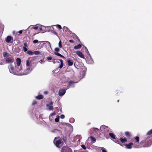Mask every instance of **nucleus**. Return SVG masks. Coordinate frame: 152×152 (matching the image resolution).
<instances>
[{"label":"nucleus","instance_id":"f257e3e1","mask_svg":"<svg viewBox=\"0 0 152 152\" xmlns=\"http://www.w3.org/2000/svg\"><path fill=\"white\" fill-rule=\"evenodd\" d=\"M10 73L18 75H26L30 73L32 69L31 67H10Z\"/></svg>","mask_w":152,"mask_h":152},{"label":"nucleus","instance_id":"f03ea898","mask_svg":"<svg viewBox=\"0 0 152 152\" xmlns=\"http://www.w3.org/2000/svg\"><path fill=\"white\" fill-rule=\"evenodd\" d=\"M148 137L145 141H142L140 143L139 145H137L134 144V147L135 148H141L142 147H146L150 146L152 144V129L149 131L147 133Z\"/></svg>","mask_w":152,"mask_h":152},{"label":"nucleus","instance_id":"7ed1b4c3","mask_svg":"<svg viewBox=\"0 0 152 152\" xmlns=\"http://www.w3.org/2000/svg\"><path fill=\"white\" fill-rule=\"evenodd\" d=\"M61 140L58 139V138H55L54 143L55 145L58 147L60 148L61 146Z\"/></svg>","mask_w":152,"mask_h":152},{"label":"nucleus","instance_id":"20e7f679","mask_svg":"<svg viewBox=\"0 0 152 152\" xmlns=\"http://www.w3.org/2000/svg\"><path fill=\"white\" fill-rule=\"evenodd\" d=\"M13 59H14L12 56L10 54H9L6 58V62L7 63L12 62H13Z\"/></svg>","mask_w":152,"mask_h":152},{"label":"nucleus","instance_id":"39448f33","mask_svg":"<svg viewBox=\"0 0 152 152\" xmlns=\"http://www.w3.org/2000/svg\"><path fill=\"white\" fill-rule=\"evenodd\" d=\"M62 152H72V150L67 147H63L62 149Z\"/></svg>","mask_w":152,"mask_h":152},{"label":"nucleus","instance_id":"423d86ee","mask_svg":"<svg viewBox=\"0 0 152 152\" xmlns=\"http://www.w3.org/2000/svg\"><path fill=\"white\" fill-rule=\"evenodd\" d=\"M66 92V90L64 89H61L58 92V95L60 96H62Z\"/></svg>","mask_w":152,"mask_h":152},{"label":"nucleus","instance_id":"0eeeda50","mask_svg":"<svg viewBox=\"0 0 152 152\" xmlns=\"http://www.w3.org/2000/svg\"><path fill=\"white\" fill-rule=\"evenodd\" d=\"M76 54L80 57L83 58L84 59L85 57L82 53L80 51H77L76 52Z\"/></svg>","mask_w":152,"mask_h":152},{"label":"nucleus","instance_id":"6e6552de","mask_svg":"<svg viewBox=\"0 0 152 152\" xmlns=\"http://www.w3.org/2000/svg\"><path fill=\"white\" fill-rule=\"evenodd\" d=\"M133 145V143L132 142H130L128 144H126L125 146L126 148L127 149H131L132 147V146Z\"/></svg>","mask_w":152,"mask_h":152},{"label":"nucleus","instance_id":"1a4fd4ad","mask_svg":"<svg viewBox=\"0 0 152 152\" xmlns=\"http://www.w3.org/2000/svg\"><path fill=\"white\" fill-rule=\"evenodd\" d=\"M12 40V37L10 36H8L7 37L5 41L7 42H9L11 40Z\"/></svg>","mask_w":152,"mask_h":152},{"label":"nucleus","instance_id":"9d476101","mask_svg":"<svg viewBox=\"0 0 152 152\" xmlns=\"http://www.w3.org/2000/svg\"><path fill=\"white\" fill-rule=\"evenodd\" d=\"M56 115L55 113H51L49 116V118L50 121H52L53 120L54 116Z\"/></svg>","mask_w":152,"mask_h":152},{"label":"nucleus","instance_id":"9b49d317","mask_svg":"<svg viewBox=\"0 0 152 152\" xmlns=\"http://www.w3.org/2000/svg\"><path fill=\"white\" fill-rule=\"evenodd\" d=\"M17 65L19 66L21 63V60L19 58H17L16 60Z\"/></svg>","mask_w":152,"mask_h":152},{"label":"nucleus","instance_id":"f8f14e48","mask_svg":"<svg viewBox=\"0 0 152 152\" xmlns=\"http://www.w3.org/2000/svg\"><path fill=\"white\" fill-rule=\"evenodd\" d=\"M108 129V127L104 125L100 127V129L102 130H103L104 129H106L107 130Z\"/></svg>","mask_w":152,"mask_h":152},{"label":"nucleus","instance_id":"ddd939ff","mask_svg":"<svg viewBox=\"0 0 152 152\" xmlns=\"http://www.w3.org/2000/svg\"><path fill=\"white\" fill-rule=\"evenodd\" d=\"M67 62L68 63V65L69 66H71L73 64V62L72 61L70 60H68Z\"/></svg>","mask_w":152,"mask_h":152},{"label":"nucleus","instance_id":"4468645a","mask_svg":"<svg viewBox=\"0 0 152 152\" xmlns=\"http://www.w3.org/2000/svg\"><path fill=\"white\" fill-rule=\"evenodd\" d=\"M54 53L55 55H56L61 57V58H65L63 56H62V55L60 53H58L57 52H54Z\"/></svg>","mask_w":152,"mask_h":152},{"label":"nucleus","instance_id":"2eb2a0df","mask_svg":"<svg viewBox=\"0 0 152 152\" xmlns=\"http://www.w3.org/2000/svg\"><path fill=\"white\" fill-rule=\"evenodd\" d=\"M120 140L122 143L126 142L127 140L125 137H123L120 138Z\"/></svg>","mask_w":152,"mask_h":152},{"label":"nucleus","instance_id":"dca6fc26","mask_svg":"<svg viewBox=\"0 0 152 152\" xmlns=\"http://www.w3.org/2000/svg\"><path fill=\"white\" fill-rule=\"evenodd\" d=\"M81 47V45L80 44H79L77 45H75L74 47V49H79Z\"/></svg>","mask_w":152,"mask_h":152},{"label":"nucleus","instance_id":"f3484780","mask_svg":"<svg viewBox=\"0 0 152 152\" xmlns=\"http://www.w3.org/2000/svg\"><path fill=\"white\" fill-rule=\"evenodd\" d=\"M43 98V96L42 95H39L38 96L36 97V98L38 99H41Z\"/></svg>","mask_w":152,"mask_h":152},{"label":"nucleus","instance_id":"a211bd4d","mask_svg":"<svg viewBox=\"0 0 152 152\" xmlns=\"http://www.w3.org/2000/svg\"><path fill=\"white\" fill-rule=\"evenodd\" d=\"M31 58H28V60L26 61V65L27 66H29L30 65V64L31 63V61H30Z\"/></svg>","mask_w":152,"mask_h":152},{"label":"nucleus","instance_id":"6ab92c4d","mask_svg":"<svg viewBox=\"0 0 152 152\" xmlns=\"http://www.w3.org/2000/svg\"><path fill=\"white\" fill-rule=\"evenodd\" d=\"M33 54H35V55H38L40 54V52L38 50L34 51L33 52Z\"/></svg>","mask_w":152,"mask_h":152},{"label":"nucleus","instance_id":"aec40b11","mask_svg":"<svg viewBox=\"0 0 152 152\" xmlns=\"http://www.w3.org/2000/svg\"><path fill=\"white\" fill-rule=\"evenodd\" d=\"M110 137L113 139H115V137L114 134L112 133H110L109 134Z\"/></svg>","mask_w":152,"mask_h":152},{"label":"nucleus","instance_id":"412c9836","mask_svg":"<svg viewBox=\"0 0 152 152\" xmlns=\"http://www.w3.org/2000/svg\"><path fill=\"white\" fill-rule=\"evenodd\" d=\"M26 53L29 55H33V52H32L31 50H28L26 52Z\"/></svg>","mask_w":152,"mask_h":152},{"label":"nucleus","instance_id":"4be33fe9","mask_svg":"<svg viewBox=\"0 0 152 152\" xmlns=\"http://www.w3.org/2000/svg\"><path fill=\"white\" fill-rule=\"evenodd\" d=\"M134 139L136 140L137 142H138L139 141V137L138 136H136L134 137Z\"/></svg>","mask_w":152,"mask_h":152},{"label":"nucleus","instance_id":"5701e85b","mask_svg":"<svg viewBox=\"0 0 152 152\" xmlns=\"http://www.w3.org/2000/svg\"><path fill=\"white\" fill-rule=\"evenodd\" d=\"M90 138L92 142H95L96 140L94 138L92 137H91Z\"/></svg>","mask_w":152,"mask_h":152},{"label":"nucleus","instance_id":"b1692460","mask_svg":"<svg viewBox=\"0 0 152 152\" xmlns=\"http://www.w3.org/2000/svg\"><path fill=\"white\" fill-rule=\"evenodd\" d=\"M63 29L64 30L65 32H66L68 31L69 29L67 27L64 26L63 27Z\"/></svg>","mask_w":152,"mask_h":152},{"label":"nucleus","instance_id":"393cba45","mask_svg":"<svg viewBox=\"0 0 152 152\" xmlns=\"http://www.w3.org/2000/svg\"><path fill=\"white\" fill-rule=\"evenodd\" d=\"M61 67H59V68H58L57 70H53V72L56 73H58V72L59 70H60V69Z\"/></svg>","mask_w":152,"mask_h":152},{"label":"nucleus","instance_id":"a878e982","mask_svg":"<svg viewBox=\"0 0 152 152\" xmlns=\"http://www.w3.org/2000/svg\"><path fill=\"white\" fill-rule=\"evenodd\" d=\"M8 55V54L6 52H4L3 53V56L4 57H5L6 56L7 57Z\"/></svg>","mask_w":152,"mask_h":152},{"label":"nucleus","instance_id":"bb28decb","mask_svg":"<svg viewBox=\"0 0 152 152\" xmlns=\"http://www.w3.org/2000/svg\"><path fill=\"white\" fill-rule=\"evenodd\" d=\"M47 107H48L49 109L50 110H51L53 109V106L51 105H49V104H47Z\"/></svg>","mask_w":152,"mask_h":152},{"label":"nucleus","instance_id":"cd10ccee","mask_svg":"<svg viewBox=\"0 0 152 152\" xmlns=\"http://www.w3.org/2000/svg\"><path fill=\"white\" fill-rule=\"evenodd\" d=\"M59 116H57V117L55 119V121L56 122H58L59 121Z\"/></svg>","mask_w":152,"mask_h":152},{"label":"nucleus","instance_id":"c85d7f7f","mask_svg":"<svg viewBox=\"0 0 152 152\" xmlns=\"http://www.w3.org/2000/svg\"><path fill=\"white\" fill-rule=\"evenodd\" d=\"M125 134L126 136L127 137H129V136H130L131 135V134L130 133V132H126L125 133Z\"/></svg>","mask_w":152,"mask_h":152},{"label":"nucleus","instance_id":"c756f323","mask_svg":"<svg viewBox=\"0 0 152 152\" xmlns=\"http://www.w3.org/2000/svg\"><path fill=\"white\" fill-rule=\"evenodd\" d=\"M77 82H73L72 81H70L69 82V85H71L74 84L75 83H77Z\"/></svg>","mask_w":152,"mask_h":152},{"label":"nucleus","instance_id":"7c9ffc66","mask_svg":"<svg viewBox=\"0 0 152 152\" xmlns=\"http://www.w3.org/2000/svg\"><path fill=\"white\" fill-rule=\"evenodd\" d=\"M47 59L48 61L51 60L52 59V57L51 56H50L47 58Z\"/></svg>","mask_w":152,"mask_h":152},{"label":"nucleus","instance_id":"2f4dec72","mask_svg":"<svg viewBox=\"0 0 152 152\" xmlns=\"http://www.w3.org/2000/svg\"><path fill=\"white\" fill-rule=\"evenodd\" d=\"M101 149L102 150V152H107L105 149L103 147H101Z\"/></svg>","mask_w":152,"mask_h":152},{"label":"nucleus","instance_id":"473e14b6","mask_svg":"<svg viewBox=\"0 0 152 152\" xmlns=\"http://www.w3.org/2000/svg\"><path fill=\"white\" fill-rule=\"evenodd\" d=\"M58 46L60 48H61L62 47V45L61 44V40L58 43Z\"/></svg>","mask_w":152,"mask_h":152},{"label":"nucleus","instance_id":"72a5a7b5","mask_svg":"<svg viewBox=\"0 0 152 152\" xmlns=\"http://www.w3.org/2000/svg\"><path fill=\"white\" fill-rule=\"evenodd\" d=\"M60 61H61V63L60 65L59 66H63V61L61 59H60Z\"/></svg>","mask_w":152,"mask_h":152},{"label":"nucleus","instance_id":"f704fd0d","mask_svg":"<svg viewBox=\"0 0 152 152\" xmlns=\"http://www.w3.org/2000/svg\"><path fill=\"white\" fill-rule=\"evenodd\" d=\"M15 50H16V51L17 52V53H19V52L20 51V49H19V48L18 47V48H15Z\"/></svg>","mask_w":152,"mask_h":152},{"label":"nucleus","instance_id":"c9c22d12","mask_svg":"<svg viewBox=\"0 0 152 152\" xmlns=\"http://www.w3.org/2000/svg\"><path fill=\"white\" fill-rule=\"evenodd\" d=\"M23 49L25 52H27V51H28L27 49L25 47H23Z\"/></svg>","mask_w":152,"mask_h":152},{"label":"nucleus","instance_id":"e433bc0d","mask_svg":"<svg viewBox=\"0 0 152 152\" xmlns=\"http://www.w3.org/2000/svg\"><path fill=\"white\" fill-rule=\"evenodd\" d=\"M56 26L59 29H61L62 28L61 26L60 25L58 24V25H56Z\"/></svg>","mask_w":152,"mask_h":152},{"label":"nucleus","instance_id":"4c0bfd02","mask_svg":"<svg viewBox=\"0 0 152 152\" xmlns=\"http://www.w3.org/2000/svg\"><path fill=\"white\" fill-rule=\"evenodd\" d=\"M38 42V41L37 39H35L33 41V43L34 44Z\"/></svg>","mask_w":152,"mask_h":152},{"label":"nucleus","instance_id":"58836bf2","mask_svg":"<svg viewBox=\"0 0 152 152\" xmlns=\"http://www.w3.org/2000/svg\"><path fill=\"white\" fill-rule=\"evenodd\" d=\"M55 50L56 52H58L59 51L60 49L58 48H55Z\"/></svg>","mask_w":152,"mask_h":152},{"label":"nucleus","instance_id":"ea45409f","mask_svg":"<svg viewBox=\"0 0 152 152\" xmlns=\"http://www.w3.org/2000/svg\"><path fill=\"white\" fill-rule=\"evenodd\" d=\"M65 117L64 115H61L60 116V118H61L63 119H64Z\"/></svg>","mask_w":152,"mask_h":152},{"label":"nucleus","instance_id":"a19ab883","mask_svg":"<svg viewBox=\"0 0 152 152\" xmlns=\"http://www.w3.org/2000/svg\"><path fill=\"white\" fill-rule=\"evenodd\" d=\"M81 146L84 149H86V147L84 145H81Z\"/></svg>","mask_w":152,"mask_h":152},{"label":"nucleus","instance_id":"79ce46f5","mask_svg":"<svg viewBox=\"0 0 152 152\" xmlns=\"http://www.w3.org/2000/svg\"><path fill=\"white\" fill-rule=\"evenodd\" d=\"M36 103H37L36 101L35 100H34L33 101L32 104V105H34V104H36Z\"/></svg>","mask_w":152,"mask_h":152},{"label":"nucleus","instance_id":"37998d69","mask_svg":"<svg viewBox=\"0 0 152 152\" xmlns=\"http://www.w3.org/2000/svg\"><path fill=\"white\" fill-rule=\"evenodd\" d=\"M31 28L34 29L35 30H37V29H38V27L37 26H35V27H32Z\"/></svg>","mask_w":152,"mask_h":152},{"label":"nucleus","instance_id":"c03bdc74","mask_svg":"<svg viewBox=\"0 0 152 152\" xmlns=\"http://www.w3.org/2000/svg\"><path fill=\"white\" fill-rule=\"evenodd\" d=\"M75 37L77 39V40H78L80 42V39H79V37L77 36V35H75Z\"/></svg>","mask_w":152,"mask_h":152},{"label":"nucleus","instance_id":"a18cd8bd","mask_svg":"<svg viewBox=\"0 0 152 152\" xmlns=\"http://www.w3.org/2000/svg\"><path fill=\"white\" fill-rule=\"evenodd\" d=\"M24 46L26 47H27L28 46L27 43H24Z\"/></svg>","mask_w":152,"mask_h":152},{"label":"nucleus","instance_id":"49530a36","mask_svg":"<svg viewBox=\"0 0 152 152\" xmlns=\"http://www.w3.org/2000/svg\"><path fill=\"white\" fill-rule=\"evenodd\" d=\"M69 42L72 43H73L74 42V41L73 40H69Z\"/></svg>","mask_w":152,"mask_h":152},{"label":"nucleus","instance_id":"de8ad7c7","mask_svg":"<svg viewBox=\"0 0 152 152\" xmlns=\"http://www.w3.org/2000/svg\"><path fill=\"white\" fill-rule=\"evenodd\" d=\"M53 33L55 35H57L58 34L55 31H53Z\"/></svg>","mask_w":152,"mask_h":152},{"label":"nucleus","instance_id":"09e8293b","mask_svg":"<svg viewBox=\"0 0 152 152\" xmlns=\"http://www.w3.org/2000/svg\"><path fill=\"white\" fill-rule=\"evenodd\" d=\"M22 32L23 31L22 30H20L18 31V33L20 34H22Z\"/></svg>","mask_w":152,"mask_h":152},{"label":"nucleus","instance_id":"8fccbe9b","mask_svg":"<svg viewBox=\"0 0 152 152\" xmlns=\"http://www.w3.org/2000/svg\"><path fill=\"white\" fill-rule=\"evenodd\" d=\"M94 130L96 131V130H97V131H98L99 130L97 128H94Z\"/></svg>","mask_w":152,"mask_h":152},{"label":"nucleus","instance_id":"3c124183","mask_svg":"<svg viewBox=\"0 0 152 152\" xmlns=\"http://www.w3.org/2000/svg\"><path fill=\"white\" fill-rule=\"evenodd\" d=\"M53 104V102H50V104H49V105H50L51 106V105H52Z\"/></svg>","mask_w":152,"mask_h":152},{"label":"nucleus","instance_id":"603ef678","mask_svg":"<svg viewBox=\"0 0 152 152\" xmlns=\"http://www.w3.org/2000/svg\"><path fill=\"white\" fill-rule=\"evenodd\" d=\"M44 93L45 94H47L48 93V92H47V91H45V92H44Z\"/></svg>","mask_w":152,"mask_h":152},{"label":"nucleus","instance_id":"864d4df0","mask_svg":"<svg viewBox=\"0 0 152 152\" xmlns=\"http://www.w3.org/2000/svg\"><path fill=\"white\" fill-rule=\"evenodd\" d=\"M85 49H86V50L88 52V49H87V48L86 47H85Z\"/></svg>","mask_w":152,"mask_h":152},{"label":"nucleus","instance_id":"5fc2aeb1","mask_svg":"<svg viewBox=\"0 0 152 152\" xmlns=\"http://www.w3.org/2000/svg\"><path fill=\"white\" fill-rule=\"evenodd\" d=\"M39 29L40 30H42L41 28H39Z\"/></svg>","mask_w":152,"mask_h":152},{"label":"nucleus","instance_id":"6e6d98bb","mask_svg":"<svg viewBox=\"0 0 152 152\" xmlns=\"http://www.w3.org/2000/svg\"><path fill=\"white\" fill-rule=\"evenodd\" d=\"M46 42H47L49 44H50V43L49 42H48V41H45Z\"/></svg>","mask_w":152,"mask_h":152},{"label":"nucleus","instance_id":"4d7b16f0","mask_svg":"<svg viewBox=\"0 0 152 152\" xmlns=\"http://www.w3.org/2000/svg\"><path fill=\"white\" fill-rule=\"evenodd\" d=\"M117 141H115V142H116V143H117V142H117Z\"/></svg>","mask_w":152,"mask_h":152},{"label":"nucleus","instance_id":"13d9d810","mask_svg":"<svg viewBox=\"0 0 152 152\" xmlns=\"http://www.w3.org/2000/svg\"><path fill=\"white\" fill-rule=\"evenodd\" d=\"M65 78H64V80H65Z\"/></svg>","mask_w":152,"mask_h":152}]
</instances>
